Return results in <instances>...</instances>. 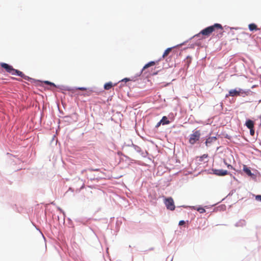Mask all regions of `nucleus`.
Listing matches in <instances>:
<instances>
[{
	"instance_id": "nucleus-1",
	"label": "nucleus",
	"mask_w": 261,
	"mask_h": 261,
	"mask_svg": "<svg viewBox=\"0 0 261 261\" xmlns=\"http://www.w3.org/2000/svg\"><path fill=\"white\" fill-rule=\"evenodd\" d=\"M223 27L221 24L219 23H215L213 25L208 27L202 30L200 33L196 35L197 36H199L200 35H202L205 37L210 36L213 32L217 31L219 32L221 35L223 33Z\"/></svg>"
},
{
	"instance_id": "nucleus-2",
	"label": "nucleus",
	"mask_w": 261,
	"mask_h": 261,
	"mask_svg": "<svg viewBox=\"0 0 261 261\" xmlns=\"http://www.w3.org/2000/svg\"><path fill=\"white\" fill-rule=\"evenodd\" d=\"M200 132L199 130H196L190 136L189 143L191 144H194L200 139Z\"/></svg>"
},
{
	"instance_id": "nucleus-3",
	"label": "nucleus",
	"mask_w": 261,
	"mask_h": 261,
	"mask_svg": "<svg viewBox=\"0 0 261 261\" xmlns=\"http://www.w3.org/2000/svg\"><path fill=\"white\" fill-rule=\"evenodd\" d=\"M165 205L167 209L173 211L175 209V205L173 199L171 197L166 198L165 201Z\"/></svg>"
},
{
	"instance_id": "nucleus-4",
	"label": "nucleus",
	"mask_w": 261,
	"mask_h": 261,
	"mask_svg": "<svg viewBox=\"0 0 261 261\" xmlns=\"http://www.w3.org/2000/svg\"><path fill=\"white\" fill-rule=\"evenodd\" d=\"M12 74V75H15V74L18 75L25 80L29 81L30 80H31V78H30L29 76L25 75L23 72H22L21 71H20L19 70L15 69H14V71H13Z\"/></svg>"
},
{
	"instance_id": "nucleus-5",
	"label": "nucleus",
	"mask_w": 261,
	"mask_h": 261,
	"mask_svg": "<svg viewBox=\"0 0 261 261\" xmlns=\"http://www.w3.org/2000/svg\"><path fill=\"white\" fill-rule=\"evenodd\" d=\"M1 66L2 67L4 68L6 71L11 74H12L13 71H14V69L13 67L9 64L5 63H1Z\"/></svg>"
},
{
	"instance_id": "nucleus-6",
	"label": "nucleus",
	"mask_w": 261,
	"mask_h": 261,
	"mask_svg": "<svg viewBox=\"0 0 261 261\" xmlns=\"http://www.w3.org/2000/svg\"><path fill=\"white\" fill-rule=\"evenodd\" d=\"M213 171L214 174L218 176H224L228 174L227 170L223 169H213Z\"/></svg>"
},
{
	"instance_id": "nucleus-7",
	"label": "nucleus",
	"mask_w": 261,
	"mask_h": 261,
	"mask_svg": "<svg viewBox=\"0 0 261 261\" xmlns=\"http://www.w3.org/2000/svg\"><path fill=\"white\" fill-rule=\"evenodd\" d=\"M242 89H239L238 90L236 89H231L229 90L228 95H226V97L228 96H239L240 95V93L241 92Z\"/></svg>"
},
{
	"instance_id": "nucleus-8",
	"label": "nucleus",
	"mask_w": 261,
	"mask_h": 261,
	"mask_svg": "<svg viewBox=\"0 0 261 261\" xmlns=\"http://www.w3.org/2000/svg\"><path fill=\"white\" fill-rule=\"evenodd\" d=\"M217 140L216 137H209L207 138L205 141V145L206 146H209L211 145L212 143L216 141Z\"/></svg>"
},
{
	"instance_id": "nucleus-9",
	"label": "nucleus",
	"mask_w": 261,
	"mask_h": 261,
	"mask_svg": "<svg viewBox=\"0 0 261 261\" xmlns=\"http://www.w3.org/2000/svg\"><path fill=\"white\" fill-rule=\"evenodd\" d=\"M116 85V84H113V83L111 82L107 83L104 85V88L105 90H109L111 88H112L113 86H115Z\"/></svg>"
},
{
	"instance_id": "nucleus-10",
	"label": "nucleus",
	"mask_w": 261,
	"mask_h": 261,
	"mask_svg": "<svg viewBox=\"0 0 261 261\" xmlns=\"http://www.w3.org/2000/svg\"><path fill=\"white\" fill-rule=\"evenodd\" d=\"M254 125V122L251 120L249 119L246 122V125L248 128H253Z\"/></svg>"
},
{
	"instance_id": "nucleus-11",
	"label": "nucleus",
	"mask_w": 261,
	"mask_h": 261,
	"mask_svg": "<svg viewBox=\"0 0 261 261\" xmlns=\"http://www.w3.org/2000/svg\"><path fill=\"white\" fill-rule=\"evenodd\" d=\"M243 170L248 175L250 176L252 175V173H251V170L246 166H244Z\"/></svg>"
},
{
	"instance_id": "nucleus-12",
	"label": "nucleus",
	"mask_w": 261,
	"mask_h": 261,
	"mask_svg": "<svg viewBox=\"0 0 261 261\" xmlns=\"http://www.w3.org/2000/svg\"><path fill=\"white\" fill-rule=\"evenodd\" d=\"M248 28L251 31H256L258 30L257 25L254 23H251L249 24Z\"/></svg>"
},
{
	"instance_id": "nucleus-13",
	"label": "nucleus",
	"mask_w": 261,
	"mask_h": 261,
	"mask_svg": "<svg viewBox=\"0 0 261 261\" xmlns=\"http://www.w3.org/2000/svg\"><path fill=\"white\" fill-rule=\"evenodd\" d=\"M155 64V62L154 61H151V62L148 63L143 68L142 71L143 70H144L145 69H146L150 66H154Z\"/></svg>"
},
{
	"instance_id": "nucleus-14",
	"label": "nucleus",
	"mask_w": 261,
	"mask_h": 261,
	"mask_svg": "<svg viewBox=\"0 0 261 261\" xmlns=\"http://www.w3.org/2000/svg\"><path fill=\"white\" fill-rule=\"evenodd\" d=\"M160 123H162L163 125L169 124L170 121L167 119L166 116H163L160 121Z\"/></svg>"
},
{
	"instance_id": "nucleus-15",
	"label": "nucleus",
	"mask_w": 261,
	"mask_h": 261,
	"mask_svg": "<svg viewBox=\"0 0 261 261\" xmlns=\"http://www.w3.org/2000/svg\"><path fill=\"white\" fill-rule=\"evenodd\" d=\"M172 48L170 47L166 49L162 56V58H165L166 57H167L169 55L170 52L171 51Z\"/></svg>"
},
{
	"instance_id": "nucleus-16",
	"label": "nucleus",
	"mask_w": 261,
	"mask_h": 261,
	"mask_svg": "<svg viewBox=\"0 0 261 261\" xmlns=\"http://www.w3.org/2000/svg\"><path fill=\"white\" fill-rule=\"evenodd\" d=\"M197 211L199 212L200 213H203L205 212V210L203 207H199L197 209Z\"/></svg>"
},
{
	"instance_id": "nucleus-17",
	"label": "nucleus",
	"mask_w": 261,
	"mask_h": 261,
	"mask_svg": "<svg viewBox=\"0 0 261 261\" xmlns=\"http://www.w3.org/2000/svg\"><path fill=\"white\" fill-rule=\"evenodd\" d=\"M44 83L47 84V85H51V86H53L54 87H56V85H55L54 83H51L50 82H49V81H45Z\"/></svg>"
},
{
	"instance_id": "nucleus-18",
	"label": "nucleus",
	"mask_w": 261,
	"mask_h": 261,
	"mask_svg": "<svg viewBox=\"0 0 261 261\" xmlns=\"http://www.w3.org/2000/svg\"><path fill=\"white\" fill-rule=\"evenodd\" d=\"M255 199L258 201H261V195H258L255 196Z\"/></svg>"
},
{
	"instance_id": "nucleus-19",
	"label": "nucleus",
	"mask_w": 261,
	"mask_h": 261,
	"mask_svg": "<svg viewBox=\"0 0 261 261\" xmlns=\"http://www.w3.org/2000/svg\"><path fill=\"white\" fill-rule=\"evenodd\" d=\"M250 129V133L251 136H253L254 135V130L253 128H249Z\"/></svg>"
},
{
	"instance_id": "nucleus-20",
	"label": "nucleus",
	"mask_w": 261,
	"mask_h": 261,
	"mask_svg": "<svg viewBox=\"0 0 261 261\" xmlns=\"http://www.w3.org/2000/svg\"><path fill=\"white\" fill-rule=\"evenodd\" d=\"M77 89L82 90V91H86L87 90V88H85V87H79L77 88Z\"/></svg>"
},
{
	"instance_id": "nucleus-21",
	"label": "nucleus",
	"mask_w": 261,
	"mask_h": 261,
	"mask_svg": "<svg viewBox=\"0 0 261 261\" xmlns=\"http://www.w3.org/2000/svg\"><path fill=\"white\" fill-rule=\"evenodd\" d=\"M207 156H208V155H207V154H203L202 156H201L200 157V158L201 159V160H202V159H204V158H207Z\"/></svg>"
},
{
	"instance_id": "nucleus-22",
	"label": "nucleus",
	"mask_w": 261,
	"mask_h": 261,
	"mask_svg": "<svg viewBox=\"0 0 261 261\" xmlns=\"http://www.w3.org/2000/svg\"><path fill=\"white\" fill-rule=\"evenodd\" d=\"M185 223L184 220H181L179 222V225H182Z\"/></svg>"
},
{
	"instance_id": "nucleus-23",
	"label": "nucleus",
	"mask_w": 261,
	"mask_h": 261,
	"mask_svg": "<svg viewBox=\"0 0 261 261\" xmlns=\"http://www.w3.org/2000/svg\"><path fill=\"white\" fill-rule=\"evenodd\" d=\"M161 124H162V123H160V121H159L155 125V127H159L160 126Z\"/></svg>"
},
{
	"instance_id": "nucleus-24",
	"label": "nucleus",
	"mask_w": 261,
	"mask_h": 261,
	"mask_svg": "<svg viewBox=\"0 0 261 261\" xmlns=\"http://www.w3.org/2000/svg\"><path fill=\"white\" fill-rule=\"evenodd\" d=\"M130 80L129 79H127V78H125L124 79H123L122 80V81H125V82H127V81H129Z\"/></svg>"
},
{
	"instance_id": "nucleus-25",
	"label": "nucleus",
	"mask_w": 261,
	"mask_h": 261,
	"mask_svg": "<svg viewBox=\"0 0 261 261\" xmlns=\"http://www.w3.org/2000/svg\"><path fill=\"white\" fill-rule=\"evenodd\" d=\"M228 168L231 167L232 168V166L230 165H227Z\"/></svg>"
}]
</instances>
